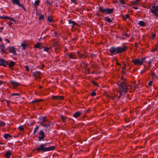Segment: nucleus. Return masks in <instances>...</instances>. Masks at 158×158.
<instances>
[{"label":"nucleus","mask_w":158,"mask_h":158,"mask_svg":"<svg viewBox=\"0 0 158 158\" xmlns=\"http://www.w3.org/2000/svg\"><path fill=\"white\" fill-rule=\"evenodd\" d=\"M21 45L22 46V49L23 50H25L27 47H28V44H25L24 42H23L21 44Z\"/></svg>","instance_id":"15"},{"label":"nucleus","mask_w":158,"mask_h":158,"mask_svg":"<svg viewBox=\"0 0 158 158\" xmlns=\"http://www.w3.org/2000/svg\"><path fill=\"white\" fill-rule=\"evenodd\" d=\"M133 8L135 9H138V7H133Z\"/></svg>","instance_id":"62"},{"label":"nucleus","mask_w":158,"mask_h":158,"mask_svg":"<svg viewBox=\"0 0 158 158\" xmlns=\"http://www.w3.org/2000/svg\"><path fill=\"white\" fill-rule=\"evenodd\" d=\"M77 39V38L76 37H75L72 39V41H76Z\"/></svg>","instance_id":"52"},{"label":"nucleus","mask_w":158,"mask_h":158,"mask_svg":"<svg viewBox=\"0 0 158 158\" xmlns=\"http://www.w3.org/2000/svg\"><path fill=\"white\" fill-rule=\"evenodd\" d=\"M8 17H6V16H1L0 17V18L1 19H8Z\"/></svg>","instance_id":"50"},{"label":"nucleus","mask_w":158,"mask_h":158,"mask_svg":"<svg viewBox=\"0 0 158 158\" xmlns=\"http://www.w3.org/2000/svg\"><path fill=\"white\" fill-rule=\"evenodd\" d=\"M42 101H43V100L42 99H39L38 100H35L33 101L32 102V103H35V102H41Z\"/></svg>","instance_id":"34"},{"label":"nucleus","mask_w":158,"mask_h":158,"mask_svg":"<svg viewBox=\"0 0 158 158\" xmlns=\"http://www.w3.org/2000/svg\"><path fill=\"white\" fill-rule=\"evenodd\" d=\"M156 36V34L155 33H154V34H152L151 35V39H153Z\"/></svg>","instance_id":"43"},{"label":"nucleus","mask_w":158,"mask_h":158,"mask_svg":"<svg viewBox=\"0 0 158 158\" xmlns=\"http://www.w3.org/2000/svg\"><path fill=\"white\" fill-rule=\"evenodd\" d=\"M4 138L6 139H7L8 137H11L12 136L9 134H5L4 136Z\"/></svg>","instance_id":"32"},{"label":"nucleus","mask_w":158,"mask_h":158,"mask_svg":"<svg viewBox=\"0 0 158 158\" xmlns=\"http://www.w3.org/2000/svg\"><path fill=\"white\" fill-rule=\"evenodd\" d=\"M11 95L12 96L16 95V96H19L20 95V94H19V93H13V94H12Z\"/></svg>","instance_id":"44"},{"label":"nucleus","mask_w":158,"mask_h":158,"mask_svg":"<svg viewBox=\"0 0 158 158\" xmlns=\"http://www.w3.org/2000/svg\"><path fill=\"white\" fill-rule=\"evenodd\" d=\"M33 74L36 79L40 78L42 75L41 73L39 71H36Z\"/></svg>","instance_id":"13"},{"label":"nucleus","mask_w":158,"mask_h":158,"mask_svg":"<svg viewBox=\"0 0 158 158\" xmlns=\"http://www.w3.org/2000/svg\"><path fill=\"white\" fill-rule=\"evenodd\" d=\"M5 46L3 44L0 45V49L1 50V51L2 52L6 53H7V52H6L5 51Z\"/></svg>","instance_id":"22"},{"label":"nucleus","mask_w":158,"mask_h":158,"mask_svg":"<svg viewBox=\"0 0 158 158\" xmlns=\"http://www.w3.org/2000/svg\"><path fill=\"white\" fill-rule=\"evenodd\" d=\"M5 122H2V121H1L0 122V127H4L5 126Z\"/></svg>","instance_id":"35"},{"label":"nucleus","mask_w":158,"mask_h":158,"mask_svg":"<svg viewBox=\"0 0 158 158\" xmlns=\"http://www.w3.org/2000/svg\"><path fill=\"white\" fill-rule=\"evenodd\" d=\"M19 130L20 131H23L24 128L23 127V126H20L18 127Z\"/></svg>","instance_id":"33"},{"label":"nucleus","mask_w":158,"mask_h":158,"mask_svg":"<svg viewBox=\"0 0 158 158\" xmlns=\"http://www.w3.org/2000/svg\"><path fill=\"white\" fill-rule=\"evenodd\" d=\"M88 65V64L84 62H82L81 64V67L83 68H86Z\"/></svg>","instance_id":"23"},{"label":"nucleus","mask_w":158,"mask_h":158,"mask_svg":"<svg viewBox=\"0 0 158 158\" xmlns=\"http://www.w3.org/2000/svg\"><path fill=\"white\" fill-rule=\"evenodd\" d=\"M64 97L61 96H53L52 97V99L55 100H63Z\"/></svg>","instance_id":"14"},{"label":"nucleus","mask_w":158,"mask_h":158,"mask_svg":"<svg viewBox=\"0 0 158 158\" xmlns=\"http://www.w3.org/2000/svg\"><path fill=\"white\" fill-rule=\"evenodd\" d=\"M46 2H47V3L48 4H49V5H50V2H48V1L47 0Z\"/></svg>","instance_id":"61"},{"label":"nucleus","mask_w":158,"mask_h":158,"mask_svg":"<svg viewBox=\"0 0 158 158\" xmlns=\"http://www.w3.org/2000/svg\"><path fill=\"white\" fill-rule=\"evenodd\" d=\"M138 24L141 27H144L145 23L144 22L142 21H140L138 22Z\"/></svg>","instance_id":"25"},{"label":"nucleus","mask_w":158,"mask_h":158,"mask_svg":"<svg viewBox=\"0 0 158 158\" xmlns=\"http://www.w3.org/2000/svg\"><path fill=\"white\" fill-rule=\"evenodd\" d=\"M40 2V1L39 0H36L35 1L34 5L35 6V7H36V6H39V5Z\"/></svg>","instance_id":"29"},{"label":"nucleus","mask_w":158,"mask_h":158,"mask_svg":"<svg viewBox=\"0 0 158 158\" xmlns=\"http://www.w3.org/2000/svg\"><path fill=\"white\" fill-rule=\"evenodd\" d=\"M156 48H152V50L151 51V52H154L155 51H156Z\"/></svg>","instance_id":"48"},{"label":"nucleus","mask_w":158,"mask_h":158,"mask_svg":"<svg viewBox=\"0 0 158 158\" xmlns=\"http://www.w3.org/2000/svg\"><path fill=\"white\" fill-rule=\"evenodd\" d=\"M39 127L38 126H36L35 127L34 129L33 132V135H35L36 133V132L39 129Z\"/></svg>","instance_id":"30"},{"label":"nucleus","mask_w":158,"mask_h":158,"mask_svg":"<svg viewBox=\"0 0 158 158\" xmlns=\"http://www.w3.org/2000/svg\"><path fill=\"white\" fill-rule=\"evenodd\" d=\"M98 10L99 11L105 15L107 14H110L114 11V9L113 8H105L102 6L99 7Z\"/></svg>","instance_id":"4"},{"label":"nucleus","mask_w":158,"mask_h":158,"mask_svg":"<svg viewBox=\"0 0 158 158\" xmlns=\"http://www.w3.org/2000/svg\"><path fill=\"white\" fill-rule=\"evenodd\" d=\"M44 19V15H40V16L39 17V19Z\"/></svg>","instance_id":"45"},{"label":"nucleus","mask_w":158,"mask_h":158,"mask_svg":"<svg viewBox=\"0 0 158 158\" xmlns=\"http://www.w3.org/2000/svg\"><path fill=\"white\" fill-rule=\"evenodd\" d=\"M24 68L27 71H29V67L28 65H26L24 66Z\"/></svg>","instance_id":"40"},{"label":"nucleus","mask_w":158,"mask_h":158,"mask_svg":"<svg viewBox=\"0 0 158 158\" xmlns=\"http://www.w3.org/2000/svg\"><path fill=\"white\" fill-rule=\"evenodd\" d=\"M115 96L111 97V98L112 99H115L117 100L119 98H117V97H118L117 95H119V94H118V92H117L116 94L115 93Z\"/></svg>","instance_id":"27"},{"label":"nucleus","mask_w":158,"mask_h":158,"mask_svg":"<svg viewBox=\"0 0 158 158\" xmlns=\"http://www.w3.org/2000/svg\"><path fill=\"white\" fill-rule=\"evenodd\" d=\"M129 17V15L128 14H126L125 16L123 17V19L125 20L127 19H128Z\"/></svg>","instance_id":"38"},{"label":"nucleus","mask_w":158,"mask_h":158,"mask_svg":"<svg viewBox=\"0 0 158 158\" xmlns=\"http://www.w3.org/2000/svg\"><path fill=\"white\" fill-rule=\"evenodd\" d=\"M15 64V63L14 61H10L9 65V68L11 69V68L13 67V66H14Z\"/></svg>","instance_id":"26"},{"label":"nucleus","mask_w":158,"mask_h":158,"mask_svg":"<svg viewBox=\"0 0 158 158\" xmlns=\"http://www.w3.org/2000/svg\"><path fill=\"white\" fill-rule=\"evenodd\" d=\"M41 120L40 122H43V123H44V122H48V120L46 118V116H43L41 118Z\"/></svg>","instance_id":"28"},{"label":"nucleus","mask_w":158,"mask_h":158,"mask_svg":"<svg viewBox=\"0 0 158 158\" xmlns=\"http://www.w3.org/2000/svg\"><path fill=\"white\" fill-rule=\"evenodd\" d=\"M119 2L120 3L123 5H124L125 4V2L124 0H120Z\"/></svg>","instance_id":"46"},{"label":"nucleus","mask_w":158,"mask_h":158,"mask_svg":"<svg viewBox=\"0 0 158 158\" xmlns=\"http://www.w3.org/2000/svg\"><path fill=\"white\" fill-rule=\"evenodd\" d=\"M39 135L40 136L38 137V139L39 141H40L44 138L45 135L44 132L42 130L40 131Z\"/></svg>","instance_id":"12"},{"label":"nucleus","mask_w":158,"mask_h":158,"mask_svg":"<svg viewBox=\"0 0 158 158\" xmlns=\"http://www.w3.org/2000/svg\"><path fill=\"white\" fill-rule=\"evenodd\" d=\"M96 94V93L94 91H93L91 93V95L92 96H95Z\"/></svg>","instance_id":"42"},{"label":"nucleus","mask_w":158,"mask_h":158,"mask_svg":"<svg viewBox=\"0 0 158 158\" xmlns=\"http://www.w3.org/2000/svg\"><path fill=\"white\" fill-rule=\"evenodd\" d=\"M93 83L95 85H98V84H97L96 82H95V81H94L93 82Z\"/></svg>","instance_id":"56"},{"label":"nucleus","mask_w":158,"mask_h":158,"mask_svg":"<svg viewBox=\"0 0 158 158\" xmlns=\"http://www.w3.org/2000/svg\"><path fill=\"white\" fill-rule=\"evenodd\" d=\"M49 48L48 47H44V50L45 52H48Z\"/></svg>","instance_id":"41"},{"label":"nucleus","mask_w":158,"mask_h":158,"mask_svg":"<svg viewBox=\"0 0 158 158\" xmlns=\"http://www.w3.org/2000/svg\"><path fill=\"white\" fill-rule=\"evenodd\" d=\"M126 68V66H124L123 67V69H125Z\"/></svg>","instance_id":"64"},{"label":"nucleus","mask_w":158,"mask_h":158,"mask_svg":"<svg viewBox=\"0 0 158 158\" xmlns=\"http://www.w3.org/2000/svg\"><path fill=\"white\" fill-rule=\"evenodd\" d=\"M71 3H74L75 4H76L77 3V1L74 0H71Z\"/></svg>","instance_id":"49"},{"label":"nucleus","mask_w":158,"mask_h":158,"mask_svg":"<svg viewBox=\"0 0 158 158\" xmlns=\"http://www.w3.org/2000/svg\"><path fill=\"white\" fill-rule=\"evenodd\" d=\"M68 55L70 59H77L76 54L74 52H71L70 54H68Z\"/></svg>","instance_id":"11"},{"label":"nucleus","mask_w":158,"mask_h":158,"mask_svg":"<svg viewBox=\"0 0 158 158\" xmlns=\"http://www.w3.org/2000/svg\"><path fill=\"white\" fill-rule=\"evenodd\" d=\"M76 54L77 55L78 57L79 58V59H85L86 58L87 56L88 55L86 54V53H85L84 54H81L80 52H76Z\"/></svg>","instance_id":"7"},{"label":"nucleus","mask_w":158,"mask_h":158,"mask_svg":"<svg viewBox=\"0 0 158 158\" xmlns=\"http://www.w3.org/2000/svg\"><path fill=\"white\" fill-rule=\"evenodd\" d=\"M8 19H10V20L13 21H15L14 19L13 18H10V17H8Z\"/></svg>","instance_id":"51"},{"label":"nucleus","mask_w":158,"mask_h":158,"mask_svg":"<svg viewBox=\"0 0 158 158\" xmlns=\"http://www.w3.org/2000/svg\"><path fill=\"white\" fill-rule=\"evenodd\" d=\"M146 58V57H143L141 60L139 58L135 59L133 60L132 62L135 65H143L144 63L146 62V61H144Z\"/></svg>","instance_id":"5"},{"label":"nucleus","mask_w":158,"mask_h":158,"mask_svg":"<svg viewBox=\"0 0 158 158\" xmlns=\"http://www.w3.org/2000/svg\"><path fill=\"white\" fill-rule=\"evenodd\" d=\"M4 83L3 82L1 81H0V85H1L2 84V83Z\"/></svg>","instance_id":"63"},{"label":"nucleus","mask_w":158,"mask_h":158,"mask_svg":"<svg viewBox=\"0 0 158 158\" xmlns=\"http://www.w3.org/2000/svg\"><path fill=\"white\" fill-rule=\"evenodd\" d=\"M105 19L106 21L108 23H111L113 22V21L110 18L105 17Z\"/></svg>","instance_id":"31"},{"label":"nucleus","mask_w":158,"mask_h":158,"mask_svg":"<svg viewBox=\"0 0 158 158\" xmlns=\"http://www.w3.org/2000/svg\"><path fill=\"white\" fill-rule=\"evenodd\" d=\"M11 154V153L9 151H7L5 155V156L6 158H10Z\"/></svg>","instance_id":"20"},{"label":"nucleus","mask_w":158,"mask_h":158,"mask_svg":"<svg viewBox=\"0 0 158 158\" xmlns=\"http://www.w3.org/2000/svg\"><path fill=\"white\" fill-rule=\"evenodd\" d=\"M5 40L7 41L9 43H10V40H8L7 39H5Z\"/></svg>","instance_id":"55"},{"label":"nucleus","mask_w":158,"mask_h":158,"mask_svg":"<svg viewBox=\"0 0 158 158\" xmlns=\"http://www.w3.org/2000/svg\"><path fill=\"white\" fill-rule=\"evenodd\" d=\"M40 124L44 128H45L46 129H47L48 127H49L50 126V124H46L43 122H40Z\"/></svg>","instance_id":"24"},{"label":"nucleus","mask_w":158,"mask_h":158,"mask_svg":"<svg viewBox=\"0 0 158 158\" xmlns=\"http://www.w3.org/2000/svg\"><path fill=\"white\" fill-rule=\"evenodd\" d=\"M121 91L118 92L119 95H117V98H119L122 95V92H127L131 89V86L127 85L126 79L122 77L121 79L117 83Z\"/></svg>","instance_id":"1"},{"label":"nucleus","mask_w":158,"mask_h":158,"mask_svg":"<svg viewBox=\"0 0 158 158\" xmlns=\"http://www.w3.org/2000/svg\"><path fill=\"white\" fill-rule=\"evenodd\" d=\"M153 60V59H151V60L148 62V64L151 66L152 61Z\"/></svg>","instance_id":"47"},{"label":"nucleus","mask_w":158,"mask_h":158,"mask_svg":"<svg viewBox=\"0 0 158 158\" xmlns=\"http://www.w3.org/2000/svg\"><path fill=\"white\" fill-rule=\"evenodd\" d=\"M12 1V4L14 5L15 4H16L19 6L21 7L25 11H26V10L24 7L23 5L20 3L19 0H11Z\"/></svg>","instance_id":"8"},{"label":"nucleus","mask_w":158,"mask_h":158,"mask_svg":"<svg viewBox=\"0 0 158 158\" xmlns=\"http://www.w3.org/2000/svg\"><path fill=\"white\" fill-rule=\"evenodd\" d=\"M4 29V27H0V32H2V31Z\"/></svg>","instance_id":"54"},{"label":"nucleus","mask_w":158,"mask_h":158,"mask_svg":"<svg viewBox=\"0 0 158 158\" xmlns=\"http://www.w3.org/2000/svg\"><path fill=\"white\" fill-rule=\"evenodd\" d=\"M152 82H153L152 81H149L148 83V85L149 86L151 85H152Z\"/></svg>","instance_id":"53"},{"label":"nucleus","mask_w":158,"mask_h":158,"mask_svg":"<svg viewBox=\"0 0 158 158\" xmlns=\"http://www.w3.org/2000/svg\"><path fill=\"white\" fill-rule=\"evenodd\" d=\"M57 45H58V43L57 42H56V43H55L54 44L53 46H56Z\"/></svg>","instance_id":"58"},{"label":"nucleus","mask_w":158,"mask_h":158,"mask_svg":"<svg viewBox=\"0 0 158 158\" xmlns=\"http://www.w3.org/2000/svg\"><path fill=\"white\" fill-rule=\"evenodd\" d=\"M69 23L70 24H72V27H73L75 26H77L78 24L74 21H71V20H68Z\"/></svg>","instance_id":"17"},{"label":"nucleus","mask_w":158,"mask_h":158,"mask_svg":"<svg viewBox=\"0 0 158 158\" xmlns=\"http://www.w3.org/2000/svg\"><path fill=\"white\" fill-rule=\"evenodd\" d=\"M116 64L118 65H119V66H121V64H120V63H116Z\"/></svg>","instance_id":"60"},{"label":"nucleus","mask_w":158,"mask_h":158,"mask_svg":"<svg viewBox=\"0 0 158 158\" xmlns=\"http://www.w3.org/2000/svg\"><path fill=\"white\" fill-rule=\"evenodd\" d=\"M60 118L61 119L62 121L64 123H66L67 120L68 118L67 117L64 116L63 115H62L61 114L60 115Z\"/></svg>","instance_id":"19"},{"label":"nucleus","mask_w":158,"mask_h":158,"mask_svg":"<svg viewBox=\"0 0 158 158\" xmlns=\"http://www.w3.org/2000/svg\"><path fill=\"white\" fill-rule=\"evenodd\" d=\"M48 21L50 23L53 21L51 17H48Z\"/></svg>","instance_id":"39"},{"label":"nucleus","mask_w":158,"mask_h":158,"mask_svg":"<svg viewBox=\"0 0 158 158\" xmlns=\"http://www.w3.org/2000/svg\"><path fill=\"white\" fill-rule=\"evenodd\" d=\"M11 82L13 87L15 88H16L17 86L20 85V84L19 83L14 81H11Z\"/></svg>","instance_id":"16"},{"label":"nucleus","mask_w":158,"mask_h":158,"mask_svg":"<svg viewBox=\"0 0 158 158\" xmlns=\"http://www.w3.org/2000/svg\"><path fill=\"white\" fill-rule=\"evenodd\" d=\"M54 35L55 36H56L57 35V32L56 31H55L54 33Z\"/></svg>","instance_id":"57"},{"label":"nucleus","mask_w":158,"mask_h":158,"mask_svg":"<svg viewBox=\"0 0 158 158\" xmlns=\"http://www.w3.org/2000/svg\"><path fill=\"white\" fill-rule=\"evenodd\" d=\"M8 62L5 61L3 59L0 60V65L6 67L8 64Z\"/></svg>","instance_id":"10"},{"label":"nucleus","mask_w":158,"mask_h":158,"mask_svg":"<svg viewBox=\"0 0 158 158\" xmlns=\"http://www.w3.org/2000/svg\"><path fill=\"white\" fill-rule=\"evenodd\" d=\"M152 9L150 10V11L155 16L158 18V5L157 6H152Z\"/></svg>","instance_id":"6"},{"label":"nucleus","mask_w":158,"mask_h":158,"mask_svg":"<svg viewBox=\"0 0 158 158\" xmlns=\"http://www.w3.org/2000/svg\"><path fill=\"white\" fill-rule=\"evenodd\" d=\"M8 49L10 52L12 53L14 55H16L15 48L14 46H9L8 47Z\"/></svg>","instance_id":"9"},{"label":"nucleus","mask_w":158,"mask_h":158,"mask_svg":"<svg viewBox=\"0 0 158 158\" xmlns=\"http://www.w3.org/2000/svg\"><path fill=\"white\" fill-rule=\"evenodd\" d=\"M81 115V113L79 111H77L75 113L73 114V116L75 118H77V117L80 116Z\"/></svg>","instance_id":"21"},{"label":"nucleus","mask_w":158,"mask_h":158,"mask_svg":"<svg viewBox=\"0 0 158 158\" xmlns=\"http://www.w3.org/2000/svg\"><path fill=\"white\" fill-rule=\"evenodd\" d=\"M90 69L89 68H87L85 69V74H89V71Z\"/></svg>","instance_id":"36"},{"label":"nucleus","mask_w":158,"mask_h":158,"mask_svg":"<svg viewBox=\"0 0 158 158\" xmlns=\"http://www.w3.org/2000/svg\"><path fill=\"white\" fill-rule=\"evenodd\" d=\"M127 48L128 47L126 46L117 47L112 46L110 48L109 51L111 53L110 55L112 56L124 52L126 51Z\"/></svg>","instance_id":"2"},{"label":"nucleus","mask_w":158,"mask_h":158,"mask_svg":"<svg viewBox=\"0 0 158 158\" xmlns=\"http://www.w3.org/2000/svg\"><path fill=\"white\" fill-rule=\"evenodd\" d=\"M6 102L7 104H9L10 103V102L9 101L7 100H6Z\"/></svg>","instance_id":"59"},{"label":"nucleus","mask_w":158,"mask_h":158,"mask_svg":"<svg viewBox=\"0 0 158 158\" xmlns=\"http://www.w3.org/2000/svg\"><path fill=\"white\" fill-rule=\"evenodd\" d=\"M48 143H47L45 144H41L39 147L36 148L35 150L38 152L41 151L43 152L47 151H49L52 150H53L55 148V147L52 146L50 147H47L48 146Z\"/></svg>","instance_id":"3"},{"label":"nucleus","mask_w":158,"mask_h":158,"mask_svg":"<svg viewBox=\"0 0 158 158\" xmlns=\"http://www.w3.org/2000/svg\"><path fill=\"white\" fill-rule=\"evenodd\" d=\"M151 74L153 78H155L156 77L155 75V73L154 72H151Z\"/></svg>","instance_id":"37"},{"label":"nucleus","mask_w":158,"mask_h":158,"mask_svg":"<svg viewBox=\"0 0 158 158\" xmlns=\"http://www.w3.org/2000/svg\"><path fill=\"white\" fill-rule=\"evenodd\" d=\"M41 43H37L35 44V48L41 49L43 47L41 45Z\"/></svg>","instance_id":"18"}]
</instances>
